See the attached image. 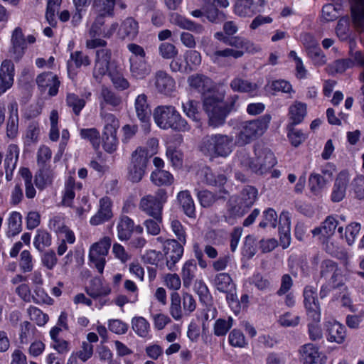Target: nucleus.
Instances as JSON below:
<instances>
[{"mask_svg":"<svg viewBox=\"0 0 364 364\" xmlns=\"http://www.w3.org/2000/svg\"><path fill=\"white\" fill-rule=\"evenodd\" d=\"M237 100L238 96L233 95L230 102H225L224 96L217 92L205 95L203 106L208 117V124L213 127L223 125Z\"/></svg>","mask_w":364,"mask_h":364,"instance_id":"nucleus-1","label":"nucleus"},{"mask_svg":"<svg viewBox=\"0 0 364 364\" xmlns=\"http://www.w3.org/2000/svg\"><path fill=\"white\" fill-rule=\"evenodd\" d=\"M233 137L227 134H215L204 136L200 144L199 150L210 160L215 158L229 156L232 151Z\"/></svg>","mask_w":364,"mask_h":364,"instance_id":"nucleus-2","label":"nucleus"},{"mask_svg":"<svg viewBox=\"0 0 364 364\" xmlns=\"http://www.w3.org/2000/svg\"><path fill=\"white\" fill-rule=\"evenodd\" d=\"M154 119L161 129L188 132L191 127L173 106H159L154 111Z\"/></svg>","mask_w":364,"mask_h":364,"instance_id":"nucleus-3","label":"nucleus"},{"mask_svg":"<svg viewBox=\"0 0 364 364\" xmlns=\"http://www.w3.org/2000/svg\"><path fill=\"white\" fill-rule=\"evenodd\" d=\"M271 119V115L266 114L255 119L242 122L237 136V144L245 146L262 136L267 130Z\"/></svg>","mask_w":364,"mask_h":364,"instance_id":"nucleus-4","label":"nucleus"},{"mask_svg":"<svg viewBox=\"0 0 364 364\" xmlns=\"http://www.w3.org/2000/svg\"><path fill=\"white\" fill-rule=\"evenodd\" d=\"M149 156L147 150L138 147L132 152L129 164L127 167V178L132 183H139L143 178L147 165Z\"/></svg>","mask_w":364,"mask_h":364,"instance_id":"nucleus-5","label":"nucleus"},{"mask_svg":"<svg viewBox=\"0 0 364 364\" xmlns=\"http://www.w3.org/2000/svg\"><path fill=\"white\" fill-rule=\"evenodd\" d=\"M95 14L97 16L90 29V35L92 37L111 38L119 27L118 23L113 22L109 26H107L105 23L107 18L114 16V12H111L109 14L105 12Z\"/></svg>","mask_w":364,"mask_h":364,"instance_id":"nucleus-6","label":"nucleus"},{"mask_svg":"<svg viewBox=\"0 0 364 364\" xmlns=\"http://www.w3.org/2000/svg\"><path fill=\"white\" fill-rule=\"evenodd\" d=\"M112 244L109 237H104L99 242L93 244L90 250V261L95 265L99 273L102 274L106 263L105 257L108 254Z\"/></svg>","mask_w":364,"mask_h":364,"instance_id":"nucleus-7","label":"nucleus"},{"mask_svg":"<svg viewBox=\"0 0 364 364\" xmlns=\"http://www.w3.org/2000/svg\"><path fill=\"white\" fill-rule=\"evenodd\" d=\"M255 165L257 166V173L264 174L277 164V159L273 152L267 147L262 145L255 146Z\"/></svg>","mask_w":364,"mask_h":364,"instance_id":"nucleus-8","label":"nucleus"},{"mask_svg":"<svg viewBox=\"0 0 364 364\" xmlns=\"http://www.w3.org/2000/svg\"><path fill=\"white\" fill-rule=\"evenodd\" d=\"M316 296V290L312 287L307 286L304 288V303L308 319L312 322L319 323L321 321V309Z\"/></svg>","mask_w":364,"mask_h":364,"instance_id":"nucleus-9","label":"nucleus"},{"mask_svg":"<svg viewBox=\"0 0 364 364\" xmlns=\"http://www.w3.org/2000/svg\"><path fill=\"white\" fill-rule=\"evenodd\" d=\"M112 58V51L108 48H100L96 50L95 66L92 71L93 77L97 82L109 74V65Z\"/></svg>","mask_w":364,"mask_h":364,"instance_id":"nucleus-10","label":"nucleus"},{"mask_svg":"<svg viewBox=\"0 0 364 364\" xmlns=\"http://www.w3.org/2000/svg\"><path fill=\"white\" fill-rule=\"evenodd\" d=\"M36 81L41 92H44L48 88L50 96L53 97L58 94L60 82L58 76L52 72H45L38 75Z\"/></svg>","mask_w":364,"mask_h":364,"instance_id":"nucleus-11","label":"nucleus"},{"mask_svg":"<svg viewBox=\"0 0 364 364\" xmlns=\"http://www.w3.org/2000/svg\"><path fill=\"white\" fill-rule=\"evenodd\" d=\"M183 245L176 240H167L165 242L164 252L169 269H172L181 258L183 253Z\"/></svg>","mask_w":364,"mask_h":364,"instance_id":"nucleus-12","label":"nucleus"},{"mask_svg":"<svg viewBox=\"0 0 364 364\" xmlns=\"http://www.w3.org/2000/svg\"><path fill=\"white\" fill-rule=\"evenodd\" d=\"M349 181V174L347 171H343L338 174L331 194V200L333 203H339L343 200L346 197Z\"/></svg>","mask_w":364,"mask_h":364,"instance_id":"nucleus-13","label":"nucleus"},{"mask_svg":"<svg viewBox=\"0 0 364 364\" xmlns=\"http://www.w3.org/2000/svg\"><path fill=\"white\" fill-rule=\"evenodd\" d=\"M15 68L11 60H4L0 67V96L14 85Z\"/></svg>","mask_w":364,"mask_h":364,"instance_id":"nucleus-14","label":"nucleus"},{"mask_svg":"<svg viewBox=\"0 0 364 364\" xmlns=\"http://www.w3.org/2000/svg\"><path fill=\"white\" fill-rule=\"evenodd\" d=\"M134 108L139 120L145 127H148L150 124L151 109L148 103V97L145 94H140L136 97Z\"/></svg>","mask_w":364,"mask_h":364,"instance_id":"nucleus-15","label":"nucleus"},{"mask_svg":"<svg viewBox=\"0 0 364 364\" xmlns=\"http://www.w3.org/2000/svg\"><path fill=\"white\" fill-rule=\"evenodd\" d=\"M200 174L203 181L208 186L217 187L219 190L225 188L224 186L228 181L227 176L225 174L214 172L208 166L203 168Z\"/></svg>","mask_w":364,"mask_h":364,"instance_id":"nucleus-16","label":"nucleus"},{"mask_svg":"<svg viewBox=\"0 0 364 364\" xmlns=\"http://www.w3.org/2000/svg\"><path fill=\"white\" fill-rule=\"evenodd\" d=\"M230 86L234 92L248 93L252 97L259 95L258 92L259 86L257 83L240 77H236L232 79L230 83Z\"/></svg>","mask_w":364,"mask_h":364,"instance_id":"nucleus-17","label":"nucleus"},{"mask_svg":"<svg viewBox=\"0 0 364 364\" xmlns=\"http://www.w3.org/2000/svg\"><path fill=\"white\" fill-rule=\"evenodd\" d=\"M155 87L159 92L171 95L175 89V81L166 72L159 70L155 74Z\"/></svg>","mask_w":364,"mask_h":364,"instance_id":"nucleus-18","label":"nucleus"},{"mask_svg":"<svg viewBox=\"0 0 364 364\" xmlns=\"http://www.w3.org/2000/svg\"><path fill=\"white\" fill-rule=\"evenodd\" d=\"M11 52L14 54V60L18 61L23 55L26 48V42L21 28L17 27L14 30L11 36Z\"/></svg>","mask_w":364,"mask_h":364,"instance_id":"nucleus-19","label":"nucleus"},{"mask_svg":"<svg viewBox=\"0 0 364 364\" xmlns=\"http://www.w3.org/2000/svg\"><path fill=\"white\" fill-rule=\"evenodd\" d=\"M229 192L225 188H221L216 193L208 190H203L198 193V198L203 208L212 206L218 200H226Z\"/></svg>","mask_w":364,"mask_h":364,"instance_id":"nucleus-20","label":"nucleus"},{"mask_svg":"<svg viewBox=\"0 0 364 364\" xmlns=\"http://www.w3.org/2000/svg\"><path fill=\"white\" fill-rule=\"evenodd\" d=\"M112 217L111 202L108 198H103L100 200L98 211L91 218L90 223L92 225H98L109 220Z\"/></svg>","mask_w":364,"mask_h":364,"instance_id":"nucleus-21","label":"nucleus"},{"mask_svg":"<svg viewBox=\"0 0 364 364\" xmlns=\"http://www.w3.org/2000/svg\"><path fill=\"white\" fill-rule=\"evenodd\" d=\"M328 333L327 339L330 342H336L338 344L343 343L346 338V328L340 323L333 321L325 323Z\"/></svg>","mask_w":364,"mask_h":364,"instance_id":"nucleus-22","label":"nucleus"},{"mask_svg":"<svg viewBox=\"0 0 364 364\" xmlns=\"http://www.w3.org/2000/svg\"><path fill=\"white\" fill-rule=\"evenodd\" d=\"M170 21L173 24L182 29L188 30L198 34H200L204 31V27L201 24L197 23L177 13H173L171 15Z\"/></svg>","mask_w":364,"mask_h":364,"instance_id":"nucleus-23","label":"nucleus"},{"mask_svg":"<svg viewBox=\"0 0 364 364\" xmlns=\"http://www.w3.org/2000/svg\"><path fill=\"white\" fill-rule=\"evenodd\" d=\"M19 155V149L17 145L10 144L7 149V153L4 160V167L6 171V178L8 181L13 177V172L16 168Z\"/></svg>","mask_w":364,"mask_h":364,"instance_id":"nucleus-24","label":"nucleus"},{"mask_svg":"<svg viewBox=\"0 0 364 364\" xmlns=\"http://www.w3.org/2000/svg\"><path fill=\"white\" fill-rule=\"evenodd\" d=\"M130 72L136 79H144L151 72V67L144 59H129Z\"/></svg>","mask_w":364,"mask_h":364,"instance_id":"nucleus-25","label":"nucleus"},{"mask_svg":"<svg viewBox=\"0 0 364 364\" xmlns=\"http://www.w3.org/2000/svg\"><path fill=\"white\" fill-rule=\"evenodd\" d=\"M188 82L190 87L196 90L198 92L203 95H208L210 93L211 80L200 74L191 75L188 77ZM205 96H203L204 97Z\"/></svg>","mask_w":364,"mask_h":364,"instance_id":"nucleus-26","label":"nucleus"},{"mask_svg":"<svg viewBox=\"0 0 364 364\" xmlns=\"http://www.w3.org/2000/svg\"><path fill=\"white\" fill-rule=\"evenodd\" d=\"M139 208L149 216L162 215L163 207L152 195L145 196L141 199Z\"/></svg>","mask_w":364,"mask_h":364,"instance_id":"nucleus-27","label":"nucleus"},{"mask_svg":"<svg viewBox=\"0 0 364 364\" xmlns=\"http://www.w3.org/2000/svg\"><path fill=\"white\" fill-rule=\"evenodd\" d=\"M139 33L138 23L133 18H127L119 28L118 35L120 38L133 40Z\"/></svg>","mask_w":364,"mask_h":364,"instance_id":"nucleus-28","label":"nucleus"},{"mask_svg":"<svg viewBox=\"0 0 364 364\" xmlns=\"http://www.w3.org/2000/svg\"><path fill=\"white\" fill-rule=\"evenodd\" d=\"M249 209L250 208H247L244 203H241L238 197H231L228 202L226 220H230L234 218H241Z\"/></svg>","mask_w":364,"mask_h":364,"instance_id":"nucleus-29","label":"nucleus"},{"mask_svg":"<svg viewBox=\"0 0 364 364\" xmlns=\"http://www.w3.org/2000/svg\"><path fill=\"white\" fill-rule=\"evenodd\" d=\"M54 177L53 171L50 164L39 166L38 171L35 175V183L39 189H43L47 186L51 184Z\"/></svg>","mask_w":364,"mask_h":364,"instance_id":"nucleus-30","label":"nucleus"},{"mask_svg":"<svg viewBox=\"0 0 364 364\" xmlns=\"http://www.w3.org/2000/svg\"><path fill=\"white\" fill-rule=\"evenodd\" d=\"M85 291L92 299H97L99 296H107L110 294L111 289L107 285H103L100 279L95 277L90 281Z\"/></svg>","mask_w":364,"mask_h":364,"instance_id":"nucleus-31","label":"nucleus"},{"mask_svg":"<svg viewBox=\"0 0 364 364\" xmlns=\"http://www.w3.org/2000/svg\"><path fill=\"white\" fill-rule=\"evenodd\" d=\"M177 200L186 215L191 218L196 217L195 203L188 191H180L177 196Z\"/></svg>","mask_w":364,"mask_h":364,"instance_id":"nucleus-32","label":"nucleus"},{"mask_svg":"<svg viewBox=\"0 0 364 364\" xmlns=\"http://www.w3.org/2000/svg\"><path fill=\"white\" fill-rule=\"evenodd\" d=\"M100 109H104L105 105L117 107L122 104V98L114 91L107 87H102L100 91Z\"/></svg>","mask_w":364,"mask_h":364,"instance_id":"nucleus-33","label":"nucleus"},{"mask_svg":"<svg viewBox=\"0 0 364 364\" xmlns=\"http://www.w3.org/2000/svg\"><path fill=\"white\" fill-rule=\"evenodd\" d=\"M197 271L196 262L193 259H189L185 262L181 270V277L183 285L186 288H189L196 277Z\"/></svg>","mask_w":364,"mask_h":364,"instance_id":"nucleus-34","label":"nucleus"},{"mask_svg":"<svg viewBox=\"0 0 364 364\" xmlns=\"http://www.w3.org/2000/svg\"><path fill=\"white\" fill-rule=\"evenodd\" d=\"M213 284L220 292L235 289V284L228 273H218L213 279Z\"/></svg>","mask_w":364,"mask_h":364,"instance_id":"nucleus-35","label":"nucleus"},{"mask_svg":"<svg viewBox=\"0 0 364 364\" xmlns=\"http://www.w3.org/2000/svg\"><path fill=\"white\" fill-rule=\"evenodd\" d=\"M134 230V221L127 215L121 217L117 225L118 237L120 240H128Z\"/></svg>","mask_w":364,"mask_h":364,"instance_id":"nucleus-36","label":"nucleus"},{"mask_svg":"<svg viewBox=\"0 0 364 364\" xmlns=\"http://www.w3.org/2000/svg\"><path fill=\"white\" fill-rule=\"evenodd\" d=\"M220 39L226 45L239 50L245 49L247 51H251L253 47V44L249 40L242 36H225Z\"/></svg>","mask_w":364,"mask_h":364,"instance_id":"nucleus-37","label":"nucleus"},{"mask_svg":"<svg viewBox=\"0 0 364 364\" xmlns=\"http://www.w3.org/2000/svg\"><path fill=\"white\" fill-rule=\"evenodd\" d=\"M170 299L169 313L173 319L179 321L185 316L181 306V297L178 292L173 291L171 294Z\"/></svg>","mask_w":364,"mask_h":364,"instance_id":"nucleus-38","label":"nucleus"},{"mask_svg":"<svg viewBox=\"0 0 364 364\" xmlns=\"http://www.w3.org/2000/svg\"><path fill=\"white\" fill-rule=\"evenodd\" d=\"M280 220H284V225H286V228L279 227V242L282 248L286 249L289 246L291 242L290 218L287 213H282Z\"/></svg>","mask_w":364,"mask_h":364,"instance_id":"nucleus-39","label":"nucleus"},{"mask_svg":"<svg viewBox=\"0 0 364 364\" xmlns=\"http://www.w3.org/2000/svg\"><path fill=\"white\" fill-rule=\"evenodd\" d=\"M289 113L292 124H298L303 121L306 114V105L301 102H295L290 106Z\"/></svg>","mask_w":364,"mask_h":364,"instance_id":"nucleus-40","label":"nucleus"},{"mask_svg":"<svg viewBox=\"0 0 364 364\" xmlns=\"http://www.w3.org/2000/svg\"><path fill=\"white\" fill-rule=\"evenodd\" d=\"M252 6L253 0H235L234 12L241 17L252 16L255 13Z\"/></svg>","mask_w":364,"mask_h":364,"instance_id":"nucleus-41","label":"nucleus"},{"mask_svg":"<svg viewBox=\"0 0 364 364\" xmlns=\"http://www.w3.org/2000/svg\"><path fill=\"white\" fill-rule=\"evenodd\" d=\"M105 131L102 134L103 148L108 153H113L116 151L118 145V140L117 138V131L112 129Z\"/></svg>","mask_w":364,"mask_h":364,"instance_id":"nucleus-42","label":"nucleus"},{"mask_svg":"<svg viewBox=\"0 0 364 364\" xmlns=\"http://www.w3.org/2000/svg\"><path fill=\"white\" fill-rule=\"evenodd\" d=\"M151 181L156 186H169L173 181V177L168 171L156 169L151 174Z\"/></svg>","mask_w":364,"mask_h":364,"instance_id":"nucleus-43","label":"nucleus"},{"mask_svg":"<svg viewBox=\"0 0 364 364\" xmlns=\"http://www.w3.org/2000/svg\"><path fill=\"white\" fill-rule=\"evenodd\" d=\"M8 237L18 235L22 230V216L18 212H13L8 219Z\"/></svg>","mask_w":364,"mask_h":364,"instance_id":"nucleus-44","label":"nucleus"},{"mask_svg":"<svg viewBox=\"0 0 364 364\" xmlns=\"http://www.w3.org/2000/svg\"><path fill=\"white\" fill-rule=\"evenodd\" d=\"M51 236L47 231L38 229L34 237L33 245L39 252H43L51 245Z\"/></svg>","mask_w":364,"mask_h":364,"instance_id":"nucleus-45","label":"nucleus"},{"mask_svg":"<svg viewBox=\"0 0 364 364\" xmlns=\"http://www.w3.org/2000/svg\"><path fill=\"white\" fill-rule=\"evenodd\" d=\"M257 195L258 191L255 187L247 186L242 189L240 196L238 198L241 203H244L247 208H250L257 200Z\"/></svg>","mask_w":364,"mask_h":364,"instance_id":"nucleus-46","label":"nucleus"},{"mask_svg":"<svg viewBox=\"0 0 364 364\" xmlns=\"http://www.w3.org/2000/svg\"><path fill=\"white\" fill-rule=\"evenodd\" d=\"M320 275L322 277H326L331 274V282L334 283L338 275L337 264L331 259H325L321 264Z\"/></svg>","mask_w":364,"mask_h":364,"instance_id":"nucleus-47","label":"nucleus"},{"mask_svg":"<svg viewBox=\"0 0 364 364\" xmlns=\"http://www.w3.org/2000/svg\"><path fill=\"white\" fill-rule=\"evenodd\" d=\"M132 329L139 336L144 338L148 336L150 326L144 317H134L132 319Z\"/></svg>","mask_w":364,"mask_h":364,"instance_id":"nucleus-48","label":"nucleus"},{"mask_svg":"<svg viewBox=\"0 0 364 364\" xmlns=\"http://www.w3.org/2000/svg\"><path fill=\"white\" fill-rule=\"evenodd\" d=\"M203 10L208 21L213 23H221L228 18L226 14L219 10L217 6L205 8Z\"/></svg>","mask_w":364,"mask_h":364,"instance_id":"nucleus-49","label":"nucleus"},{"mask_svg":"<svg viewBox=\"0 0 364 364\" xmlns=\"http://www.w3.org/2000/svg\"><path fill=\"white\" fill-rule=\"evenodd\" d=\"M67 105L72 108L73 112L76 116L80 114L81 110L85 106L86 102L74 93H68L66 97Z\"/></svg>","mask_w":364,"mask_h":364,"instance_id":"nucleus-50","label":"nucleus"},{"mask_svg":"<svg viewBox=\"0 0 364 364\" xmlns=\"http://www.w3.org/2000/svg\"><path fill=\"white\" fill-rule=\"evenodd\" d=\"M309 183L311 192L317 196L326 186V181L321 174L312 173L309 176Z\"/></svg>","mask_w":364,"mask_h":364,"instance_id":"nucleus-51","label":"nucleus"},{"mask_svg":"<svg viewBox=\"0 0 364 364\" xmlns=\"http://www.w3.org/2000/svg\"><path fill=\"white\" fill-rule=\"evenodd\" d=\"M198 102L188 100L182 103L183 110L188 117L197 122H199Z\"/></svg>","mask_w":364,"mask_h":364,"instance_id":"nucleus-52","label":"nucleus"},{"mask_svg":"<svg viewBox=\"0 0 364 364\" xmlns=\"http://www.w3.org/2000/svg\"><path fill=\"white\" fill-rule=\"evenodd\" d=\"M73 63H74L76 68H80L82 65L87 66L90 64V60L88 55H85L81 51H75L71 53L70 54V60L68 62V70L73 66Z\"/></svg>","mask_w":364,"mask_h":364,"instance_id":"nucleus-53","label":"nucleus"},{"mask_svg":"<svg viewBox=\"0 0 364 364\" xmlns=\"http://www.w3.org/2000/svg\"><path fill=\"white\" fill-rule=\"evenodd\" d=\"M80 136L82 139L89 140L95 149L99 148L100 136V132L97 129H82L80 130Z\"/></svg>","mask_w":364,"mask_h":364,"instance_id":"nucleus-54","label":"nucleus"},{"mask_svg":"<svg viewBox=\"0 0 364 364\" xmlns=\"http://www.w3.org/2000/svg\"><path fill=\"white\" fill-rule=\"evenodd\" d=\"M114 0H93L92 9L95 13L105 12L107 14L114 12Z\"/></svg>","mask_w":364,"mask_h":364,"instance_id":"nucleus-55","label":"nucleus"},{"mask_svg":"<svg viewBox=\"0 0 364 364\" xmlns=\"http://www.w3.org/2000/svg\"><path fill=\"white\" fill-rule=\"evenodd\" d=\"M153 218L147 219L144 225L146 232L151 235H157L161 230L160 225L162 223V215L151 216Z\"/></svg>","mask_w":364,"mask_h":364,"instance_id":"nucleus-56","label":"nucleus"},{"mask_svg":"<svg viewBox=\"0 0 364 364\" xmlns=\"http://www.w3.org/2000/svg\"><path fill=\"white\" fill-rule=\"evenodd\" d=\"M243 55L244 52L242 50L228 48L224 50H215L212 54L211 58L214 62H216L220 58L232 57L234 58H241Z\"/></svg>","mask_w":364,"mask_h":364,"instance_id":"nucleus-57","label":"nucleus"},{"mask_svg":"<svg viewBox=\"0 0 364 364\" xmlns=\"http://www.w3.org/2000/svg\"><path fill=\"white\" fill-rule=\"evenodd\" d=\"M109 76L116 89L119 90H124L129 87L128 80L122 73L110 70L109 72Z\"/></svg>","mask_w":364,"mask_h":364,"instance_id":"nucleus-58","label":"nucleus"},{"mask_svg":"<svg viewBox=\"0 0 364 364\" xmlns=\"http://www.w3.org/2000/svg\"><path fill=\"white\" fill-rule=\"evenodd\" d=\"M28 314L31 320L35 321L38 326L45 325L48 320V315L36 306H31L28 309Z\"/></svg>","mask_w":364,"mask_h":364,"instance_id":"nucleus-59","label":"nucleus"},{"mask_svg":"<svg viewBox=\"0 0 364 364\" xmlns=\"http://www.w3.org/2000/svg\"><path fill=\"white\" fill-rule=\"evenodd\" d=\"M351 16L355 27L360 31H364V4L352 9Z\"/></svg>","mask_w":364,"mask_h":364,"instance_id":"nucleus-60","label":"nucleus"},{"mask_svg":"<svg viewBox=\"0 0 364 364\" xmlns=\"http://www.w3.org/2000/svg\"><path fill=\"white\" fill-rule=\"evenodd\" d=\"M263 214L264 220L259 223V226L260 228H264L268 225H269L274 228H276L277 222V215L275 210L269 208L265 210Z\"/></svg>","mask_w":364,"mask_h":364,"instance_id":"nucleus-61","label":"nucleus"},{"mask_svg":"<svg viewBox=\"0 0 364 364\" xmlns=\"http://www.w3.org/2000/svg\"><path fill=\"white\" fill-rule=\"evenodd\" d=\"M159 52L161 56L165 59L173 58L178 54L176 46L170 43H162L159 47Z\"/></svg>","mask_w":364,"mask_h":364,"instance_id":"nucleus-62","label":"nucleus"},{"mask_svg":"<svg viewBox=\"0 0 364 364\" xmlns=\"http://www.w3.org/2000/svg\"><path fill=\"white\" fill-rule=\"evenodd\" d=\"M166 156L169 159L172 166L176 168H180L183 164L182 153L172 146H168L166 149Z\"/></svg>","mask_w":364,"mask_h":364,"instance_id":"nucleus-63","label":"nucleus"},{"mask_svg":"<svg viewBox=\"0 0 364 364\" xmlns=\"http://www.w3.org/2000/svg\"><path fill=\"white\" fill-rule=\"evenodd\" d=\"M338 10L333 4H326L322 9V17L326 21H333L338 17Z\"/></svg>","mask_w":364,"mask_h":364,"instance_id":"nucleus-64","label":"nucleus"}]
</instances>
